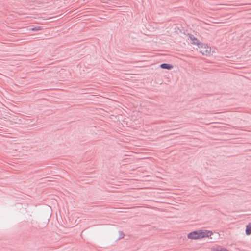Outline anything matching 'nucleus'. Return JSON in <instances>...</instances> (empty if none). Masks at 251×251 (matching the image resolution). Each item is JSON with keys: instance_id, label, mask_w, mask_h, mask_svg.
Instances as JSON below:
<instances>
[{"instance_id": "1", "label": "nucleus", "mask_w": 251, "mask_h": 251, "mask_svg": "<svg viewBox=\"0 0 251 251\" xmlns=\"http://www.w3.org/2000/svg\"><path fill=\"white\" fill-rule=\"evenodd\" d=\"M213 233L208 230L203 229L191 232L187 235L188 238L192 240L201 239L211 237Z\"/></svg>"}, {"instance_id": "2", "label": "nucleus", "mask_w": 251, "mask_h": 251, "mask_svg": "<svg viewBox=\"0 0 251 251\" xmlns=\"http://www.w3.org/2000/svg\"><path fill=\"white\" fill-rule=\"evenodd\" d=\"M201 53L206 56H210L214 52V50L207 44L201 43L196 49Z\"/></svg>"}, {"instance_id": "3", "label": "nucleus", "mask_w": 251, "mask_h": 251, "mask_svg": "<svg viewBox=\"0 0 251 251\" xmlns=\"http://www.w3.org/2000/svg\"><path fill=\"white\" fill-rule=\"evenodd\" d=\"M187 40L190 41L191 44L193 45L197 46L198 48L199 47L201 43V42L200 41L199 39H198L196 37L192 34H188L187 35Z\"/></svg>"}, {"instance_id": "4", "label": "nucleus", "mask_w": 251, "mask_h": 251, "mask_svg": "<svg viewBox=\"0 0 251 251\" xmlns=\"http://www.w3.org/2000/svg\"><path fill=\"white\" fill-rule=\"evenodd\" d=\"M211 251H228V250L225 248L217 246L212 248L211 249Z\"/></svg>"}, {"instance_id": "5", "label": "nucleus", "mask_w": 251, "mask_h": 251, "mask_svg": "<svg viewBox=\"0 0 251 251\" xmlns=\"http://www.w3.org/2000/svg\"><path fill=\"white\" fill-rule=\"evenodd\" d=\"M160 67L162 69L171 70L173 68V66L167 63H164L160 65Z\"/></svg>"}, {"instance_id": "6", "label": "nucleus", "mask_w": 251, "mask_h": 251, "mask_svg": "<svg viewBox=\"0 0 251 251\" xmlns=\"http://www.w3.org/2000/svg\"><path fill=\"white\" fill-rule=\"evenodd\" d=\"M246 233L248 235L251 234V223L246 226Z\"/></svg>"}, {"instance_id": "7", "label": "nucleus", "mask_w": 251, "mask_h": 251, "mask_svg": "<svg viewBox=\"0 0 251 251\" xmlns=\"http://www.w3.org/2000/svg\"><path fill=\"white\" fill-rule=\"evenodd\" d=\"M42 29H43V28L41 26H36L34 28H32L31 29V30L33 31H39V30H41Z\"/></svg>"}]
</instances>
